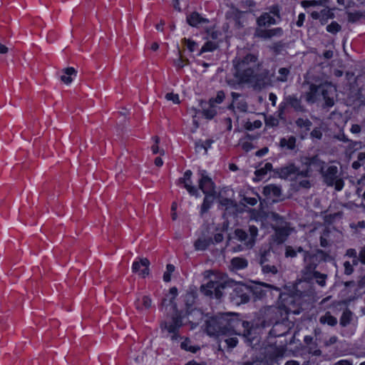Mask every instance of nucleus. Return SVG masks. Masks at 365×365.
<instances>
[{"label": "nucleus", "instance_id": "f257e3e1", "mask_svg": "<svg viewBox=\"0 0 365 365\" xmlns=\"http://www.w3.org/2000/svg\"><path fill=\"white\" fill-rule=\"evenodd\" d=\"M185 307L178 309L176 304L173 306V311L168 314L165 319L160 323V328L162 332H165L167 337L171 341H176L183 339L180 336V329L187 325H190L191 329L198 325L192 317L193 313L197 312L201 317V313L192 308L195 302V297L192 293H187L184 297Z\"/></svg>", "mask_w": 365, "mask_h": 365}, {"label": "nucleus", "instance_id": "f03ea898", "mask_svg": "<svg viewBox=\"0 0 365 365\" xmlns=\"http://www.w3.org/2000/svg\"><path fill=\"white\" fill-rule=\"evenodd\" d=\"M233 65L235 70V76L241 82L258 83L259 76L256 70L259 63L257 53L247 52L244 55H239L233 60Z\"/></svg>", "mask_w": 365, "mask_h": 365}, {"label": "nucleus", "instance_id": "7ed1b4c3", "mask_svg": "<svg viewBox=\"0 0 365 365\" xmlns=\"http://www.w3.org/2000/svg\"><path fill=\"white\" fill-rule=\"evenodd\" d=\"M240 324H242L241 319L230 314H222L207 320L205 330L210 336L232 335L234 334L235 327Z\"/></svg>", "mask_w": 365, "mask_h": 365}, {"label": "nucleus", "instance_id": "20e7f679", "mask_svg": "<svg viewBox=\"0 0 365 365\" xmlns=\"http://www.w3.org/2000/svg\"><path fill=\"white\" fill-rule=\"evenodd\" d=\"M227 276L220 272H212L209 281L200 287V292L210 298L220 300L224 295L225 289L232 286Z\"/></svg>", "mask_w": 365, "mask_h": 365}, {"label": "nucleus", "instance_id": "39448f33", "mask_svg": "<svg viewBox=\"0 0 365 365\" xmlns=\"http://www.w3.org/2000/svg\"><path fill=\"white\" fill-rule=\"evenodd\" d=\"M251 293L255 294L257 298H262L264 295V292L262 289L252 290L245 284H237L230 293V299L233 304L240 305L249 302Z\"/></svg>", "mask_w": 365, "mask_h": 365}, {"label": "nucleus", "instance_id": "423d86ee", "mask_svg": "<svg viewBox=\"0 0 365 365\" xmlns=\"http://www.w3.org/2000/svg\"><path fill=\"white\" fill-rule=\"evenodd\" d=\"M242 324L235 327L234 334L242 336L247 344L254 346L259 342L257 329L254 327L250 322L241 320Z\"/></svg>", "mask_w": 365, "mask_h": 365}, {"label": "nucleus", "instance_id": "0eeeda50", "mask_svg": "<svg viewBox=\"0 0 365 365\" xmlns=\"http://www.w3.org/2000/svg\"><path fill=\"white\" fill-rule=\"evenodd\" d=\"M274 175L284 180H299V178H309V170H300L293 163L273 170Z\"/></svg>", "mask_w": 365, "mask_h": 365}, {"label": "nucleus", "instance_id": "6e6552de", "mask_svg": "<svg viewBox=\"0 0 365 365\" xmlns=\"http://www.w3.org/2000/svg\"><path fill=\"white\" fill-rule=\"evenodd\" d=\"M321 175L324 182L327 186H334L336 191L342 190L344 185V180L340 178L339 169L336 165H327Z\"/></svg>", "mask_w": 365, "mask_h": 365}, {"label": "nucleus", "instance_id": "1a4fd4ad", "mask_svg": "<svg viewBox=\"0 0 365 365\" xmlns=\"http://www.w3.org/2000/svg\"><path fill=\"white\" fill-rule=\"evenodd\" d=\"M288 107L298 113H305L307 111L301 98H298L297 94L288 95L284 96L283 101L278 108V117L280 119H284L286 110Z\"/></svg>", "mask_w": 365, "mask_h": 365}, {"label": "nucleus", "instance_id": "9d476101", "mask_svg": "<svg viewBox=\"0 0 365 365\" xmlns=\"http://www.w3.org/2000/svg\"><path fill=\"white\" fill-rule=\"evenodd\" d=\"M303 262V268L301 270L302 277L305 282H309L314 279V274L317 272L316 269L319 264V260L317 255H312L309 252H304Z\"/></svg>", "mask_w": 365, "mask_h": 365}, {"label": "nucleus", "instance_id": "9b49d317", "mask_svg": "<svg viewBox=\"0 0 365 365\" xmlns=\"http://www.w3.org/2000/svg\"><path fill=\"white\" fill-rule=\"evenodd\" d=\"M265 319L262 322V327H265L277 322H281L287 318V312L279 307H268L264 309Z\"/></svg>", "mask_w": 365, "mask_h": 365}, {"label": "nucleus", "instance_id": "f8f14e48", "mask_svg": "<svg viewBox=\"0 0 365 365\" xmlns=\"http://www.w3.org/2000/svg\"><path fill=\"white\" fill-rule=\"evenodd\" d=\"M257 234V227L255 225H250L247 232L242 229H236L234 232V237L243 242L247 247H252L255 245Z\"/></svg>", "mask_w": 365, "mask_h": 365}, {"label": "nucleus", "instance_id": "ddd939ff", "mask_svg": "<svg viewBox=\"0 0 365 365\" xmlns=\"http://www.w3.org/2000/svg\"><path fill=\"white\" fill-rule=\"evenodd\" d=\"M320 94L324 103L322 107L329 108L334 105V96L336 89L331 83H324L319 85Z\"/></svg>", "mask_w": 365, "mask_h": 365}, {"label": "nucleus", "instance_id": "4468645a", "mask_svg": "<svg viewBox=\"0 0 365 365\" xmlns=\"http://www.w3.org/2000/svg\"><path fill=\"white\" fill-rule=\"evenodd\" d=\"M198 187L205 195L216 194L215 184L210 177L208 176L205 170H199Z\"/></svg>", "mask_w": 365, "mask_h": 365}, {"label": "nucleus", "instance_id": "2eb2a0df", "mask_svg": "<svg viewBox=\"0 0 365 365\" xmlns=\"http://www.w3.org/2000/svg\"><path fill=\"white\" fill-rule=\"evenodd\" d=\"M272 216L274 219L279 220L282 222V225L275 226L274 230L276 241L278 243H283L291 235L293 229L290 227V224L284 222L283 219L278 214L273 213Z\"/></svg>", "mask_w": 365, "mask_h": 365}, {"label": "nucleus", "instance_id": "dca6fc26", "mask_svg": "<svg viewBox=\"0 0 365 365\" xmlns=\"http://www.w3.org/2000/svg\"><path fill=\"white\" fill-rule=\"evenodd\" d=\"M192 173L190 170H187L183 175V177L180 178L177 182L176 184L178 186H183L187 191L189 192L190 195H194L195 197H198L200 195V193L198 192L197 188L192 185V182L191 180Z\"/></svg>", "mask_w": 365, "mask_h": 365}, {"label": "nucleus", "instance_id": "f3484780", "mask_svg": "<svg viewBox=\"0 0 365 365\" xmlns=\"http://www.w3.org/2000/svg\"><path fill=\"white\" fill-rule=\"evenodd\" d=\"M284 353L282 350L277 346H270L267 348L264 353V362L267 365L278 364L283 358Z\"/></svg>", "mask_w": 365, "mask_h": 365}, {"label": "nucleus", "instance_id": "a211bd4d", "mask_svg": "<svg viewBox=\"0 0 365 365\" xmlns=\"http://www.w3.org/2000/svg\"><path fill=\"white\" fill-rule=\"evenodd\" d=\"M272 256V255L269 251H264L260 255L259 263L264 274H275L278 272L277 267L274 264L270 263V258Z\"/></svg>", "mask_w": 365, "mask_h": 365}, {"label": "nucleus", "instance_id": "6ab92c4d", "mask_svg": "<svg viewBox=\"0 0 365 365\" xmlns=\"http://www.w3.org/2000/svg\"><path fill=\"white\" fill-rule=\"evenodd\" d=\"M304 165L305 168H303V170H310L309 178L312 175L313 171H317L322 174L327 165L324 161L319 159L317 156L307 159Z\"/></svg>", "mask_w": 365, "mask_h": 365}, {"label": "nucleus", "instance_id": "aec40b11", "mask_svg": "<svg viewBox=\"0 0 365 365\" xmlns=\"http://www.w3.org/2000/svg\"><path fill=\"white\" fill-rule=\"evenodd\" d=\"M283 35V30L281 27H277L271 29H257L255 31V36L257 38L267 40L272 37H280Z\"/></svg>", "mask_w": 365, "mask_h": 365}, {"label": "nucleus", "instance_id": "412c9836", "mask_svg": "<svg viewBox=\"0 0 365 365\" xmlns=\"http://www.w3.org/2000/svg\"><path fill=\"white\" fill-rule=\"evenodd\" d=\"M149 260L147 258H142L139 261H135L133 263L132 270L143 278H145L149 274Z\"/></svg>", "mask_w": 365, "mask_h": 365}, {"label": "nucleus", "instance_id": "4be33fe9", "mask_svg": "<svg viewBox=\"0 0 365 365\" xmlns=\"http://www.w3.org/2000/svg\"><path fill=\"white\" fill-rule=\"evenodd\" d=\"M200 106L201 113L207 119H212L217 113V106L211 103L209 101H201Z\"/></svg>", "mask_w": 365, "mask_h": 365}, {"label": "nucleus", "instance_id": "5701e85b", "mask_svg": "<svg viewBox=\"0 0 365 365\" xmlns=\"http://www.w3.org/2000/svg\"><path fill=\"white\" fill-rule=\"evenodd\" d=\"M289 328L284 322V320L281 322L276 321L269 334L272 337H279L287 334Z\"/></svg>", "mask_w": 365, "mask_h": 365}, {"label": "nucleus", "instance_id": "b1692460", "mask_svg": "<svg viewBox=\"0 0 365 365\" xmlns=\"http://www.w3.org/2000/svg\"><path fill=\"white\" fill-rule=\"evenodd\" d=\"M262 193L267 198H278L282 195V187L269 184L263 187Z\"/></svg>", "mask_w": 365, "mask_h": 365}, {"label": "nucleus", "instance_id": "393cba45", "mask_svg": "<svg viewBox=\"0 0 365 365\" xmlns=\"http://www.w3.org/2000/svg\"><path fill=\"white\" fill-rule=\"evenodd\" d=\"M332 232L329 227H325L321 232L319 237L320 246L323 248H328L332 246L334 241L331 239Z\"/></svg>", "mask_w": 365, "mask_h": 365}, {"label": "nucleus", "instance_id": "a878e982", "mask_svg": "<svg viewBox=\"0 0 365 365\" xmlns=\"http://www.w3.org/2000/svg\"><path fill=\"white\" fill-rule=\"evenodd\" d=\"M247 266L248 261L245 258L236 257L231 259L229 267L231 271L237 272L247 268Z\"/></svg>", "mask_w": 365, "mask_h": 365}, {"label": "nucleus", "instance_id": "bb28decb", "mask_svg": "<svg viewBox=\"0 0 365 365\" xmlns=\"http://www.w3.org/2000/svg\"><path fill=\"white\" fill-rule=\"evenodd\" d=\"M319 85L312 83L309 86V90L305 94V100L308 103H314L318 100L319 96Z\"/></svg>", "mask_w": 365, "mask_h": 365}, {"label": "nucleus", "instance_id": "cd10ccee", "mask_svg": "<svg viewBox=\"0 0 365 365\" xmlns=\"http://www.w3.org/2000/svg\"><path fill=\"white\" fill-rule=\"evenodd\" d=\"M297 138L293 135L282 138L279 140V146L286 150H293L296 148Z\"/></svg>", "mask_w": 365, "mask_h": 365}, {"label": "nucleus", "instance_id": "c85d7f7f", "mask_svg": "<svg viewBox=\"0 0 365 365\" xmlns=\"http://www.w3.org/2000/svg\"><path fill=\"white\" fill-rule=\"evenodd\" d=\"M276 24L275 19L271 16L270 13H263L257 19V24L259 27L269 26Z\"/></svg>", "mask_w": 365, "mask_h": 365}, {"label": "nucleus", "instance_id": "c756f323", "mask_svg": "<svg viewBox=\"0 0 365 365\" xmlns=\"http://www.w3.org/2000/svg\"><path fill=\"white\" fill-rule=\"evenodd\" d=\"M187 21L192 26H199L209 21L202 17L197 12H192L187 16Z\"/></svg>", "mask_w": 365, "mask_h": 365}, {"label": "nucleus", "instance_id": "7c9ffc66", "mask_svg": "<svg viewBox=\"0 0 365 365\" xmlns=\"http://www.w3.org/2000/svg\"><path fill=\"white\" fill-rule=\"evenodd\" d=\"M135 308L139 311L148 309L152 306V299L149 296H143L135 302Z\"/></svg>", "mask_w": 365, "mask_h": 365}, {"label": "nucleus", "instance_id": "2f4dec72", "mask_svg": "<svg viewBox=\"0 0 365 365\" xmlns=\"http://www.w3.org/2000/svg\"><path fill=\"white\" fill-rule=\"evenodd\" d=\"M61 80L66 84H69L73 81V76H76L77 71L73 67H68L61 71Z\"/></svg>", "mask_w": 365, "mask_h": 365}, {"label": "nucleus", "instance_id": "473e14b6", "mask_svg": "<svg viewBox=\"0 0 365 365\" xmlns=\"http://www.w3.org/2000/svg\"><path fill=\"white\" fill-rule=\"evenodd\" d=\"M346 14L347 16V21L351 24L357 23L360 21L361 19H365V11H347L346 12Z\"/></svg>", "mask_w": 365, "mask_h": 365}, {"label": "nucleus", "instance_id": "72a5a7b5", "mask_svg": "<svg viewBox=\"0 0 365 365\" xmlns=\"http://www.w3.org/2000/svg\"><path fill=\"white\" fill-rule=\"evenodd\" d=\"M319 321L321 324H328L330 327H334L337 324V319L332 316L329 312H327L321 316Z\"/></svg>", "mask_w": 365, "mask_h": 365}, {"label": "nucleus", "instance_id": "f704fd0d", "mask_svg": "<svg viewBox=\"0 0 365 365\" xmlns=\"http://www.w3.org/2000/svg\"><path fill=\"white\" fill-rule=\"evenodd\" d=\"M353 313L349 309H346L341 314L339 319V324L342 327H346L349 325L352 320Z\"/></svg>", "mask_w": 365, "mask_h": 365}, {"label": "nucleus", "instance_id": "c9c22d12", "mask_svg": "<svg viewBox=\"0 0 365 365\" xmlns=\"http://www.w3.org/2000/svg\"><path fill=\"white\" fill-rule=\"evenodd\" d=\"M219 202L221 209H224L226 211L233 210L237 207V204L234 200L227 197L220 198Z\"/></svg>", "mask_w": 365, "mask_h": 365}, {"label": "nucleus", "instance_id": "e433bc0d", "mask_svg": "<svg viewBox=\"0 0 365 365\" xmlns=\"http://www.w3.org/2000/svg\"><path fill=\"white\" fill-rule=\"evenodd\" d=\"M312 255H317V257L319 260V262L321 261L328 262L334 259V257L331 256L329 252L321 249H317L315 253L312 254Z\"/></svg>", "mask_w": 365, "mask_h": 365}, {"label": "nucleus", "instance_id": "4c0bfd02", "mask_svg": "<svg viewBox=\"0 0 365 365\" xmlns=\"http://www.w3.org/2000/svg\"><path fill=\"white\" fill-rule=\"evenodd\" d=\"M312 16L313 19H318L322 16V19H320L322 24H324L327 19H333L334 18V14L330 12L328 10H322L321 13L318 12H313L312 14Z\"/></svg>", "mask_w": 365, "mask_h": 365}, {"label": "nucleus", "instance_id": "58836bf2", "mask_svg": "<svg viewBox=\"0 0 365 365\" xmlns=\"http://www.w3.org/2000/svg\"><path fill=\"white\" fill-rule=\"evenodd\" d=\"M180 348L191 353H196L200 349V346H192L191 341L187 337L184 338V341L180 344Z\"/></svg>", "mask_w": 365, "mask_h": 365}, {"label": "nucleus", "instance_id": "ea45409f", "mask_svg": "<svg viewBox=\"0 0 365 365\" xmlns=\"http://www.w3.org/2000/svg\"><path fill=\"white\" fill-rule=\"evenodd\" d=\"M259 199V197L257 194H255L254 197H250L247 195H244L240 200V203L244 206H254L257 204Z\"/></svg>", "mask_w": 365, "mask_h": 365}, {"label": "nucleus", "instance_id": "a19ab883", "mask_svg": "<svg viewBox=\"0 0 365 365\" xmlns=\"http://www.w3.org/2000/svg\"><path fill=\"white\" fill-rule=\"evenodd\" d=\"M215 194L213 195H205L202 204L201 205V212H206L211 207L213 203V200Z\"/></svg>", "mask_w": 365, "mask_h": 365}, {"label": "nucleus", "instance_id": "79ce46f5", "mask_svg": "<svg viewBox=\"0 0 365 365\" xmlns=\"http://www.w3.org/2000/svg\"><path fill=\"white\" fill-rule=\"evenodd\" d=\"M295 123L299 128H304L306 131L310 130L312 123L308 118H299L296 120Z\"/></svg>", "mask_w": 365, "mask_h": 365}, {"label": "nucleus", "instance_id": "37998d69", "mask_svg": "<svg viewBox=\"0 0 365 365\" xmlns=\"http://www.w3.org/2000/svg\"><path fill=\"white\" fill-rule=\"evenodd\" d=\"M242 14L243 12L238 9H235L234 11H232L231 18L235 21V24L237 28L243 26L242 23L241 22Z\"/></svg>", "mask_w": 365, "mask_h": 365}, {"label": "nucleus", "instance_id": "c03bdc74", "mask_svg": "<svg viewBox=\"0 0 365 365\" xmlns=\"http://www.w3.org/2000/svg\"><path fill=\"white\" fill-rule=\"evenodd\" d=\"M327 277V274L317 272L314 274V279L319 286L324 287L326 286Z\"/></svg>", "mask_w": 365, "mask_h": 365}, {"label": "nucleus", "instance_id": "a18cd8bd", "mask_svg": "<svg viewBox=\"0 0 365 365\" xmlns=\"http://www.w3.org/2000/svg\"><path fill=\"white\" fill-rule=\"evenodd\" d=\"M218 46V44L214 41H207L201 48L200 53H202L207 51H213Z\"/></svg>", "mask_w": 365, "mask_h": 365}, {"label": "nucleus", "instance_id": "49530a36", "mask_svg": "<svg viewBox=\"0 0 365 365\" xmlns=\"http://www.w3.org/2000/svg\"><path fill=\"white\" fill-rule=\"evenodd\" d=\"M279 76L277 80L280 82H285L287 81L288 76L290 73V70L287 68H280L278 71Z\"/></svg>", "mask_w": 365, "mask_h": 365}, {"label": "nucleus", "instance_id": "de8ad7c7", "mask_svg": "<svg viewBox=\"0 0 365 365\" xmlns=\"http://www.w3.org/2000/svg\"><path fill=\"white\" fill-rule=\"evenodd\" d=\"M225 94L224 93L223 91H218L217 92V95L215 98H211L209 101L214 104V105H217V104H220L223 102V101L225 100Z\"/></svg>", "mask_w": 365, "mask_h": 365}, {"label": "nucleus", "instance_id": "09e8293b", "mask_svg": "<svg viewBox=\"0 0 365 365\" xmlns=\"http://www.w3.org/2000/svg\"><path fill=\"white\" fill-rule=\"evenodd\" d=\"M182 43L186 46L190 52L195 51L197 47V43L190 38H182Z\"/></svg>", "mask_w": 365, "mask_h": 365}, {"label": "nucleus", "instance_id": "8fccbe9b", "mask_svg": "<svg viewBox=\"0 0 365 365\" xmlns=\"http://www.w3.org/2000/svg\"><path fill=\"white\" fill-rule=\"evenodd\" d=\"M341 29V26L336 21H332L327 26V31L332 34H336Z\"/></svg>", "mask_w": 365, "mask_h": 365}, {"label": "nucleus", "instance_id": "3c124183", "mask_svg": "<svg viewBox=\"0 0 365 365\" xmlns=\"http://www.w3.org/2000/svg\"><path fill=\"white\" fill-rule=\"evenodd\" d=\"M153 139L155 141V144L151 146V150L153 154L160 153L161 155L165 154V151L163 149L160 150L158 147V143L160 142V138L158 136H154Z\"/></svg>", "mask_w": 365, "mask_h": 365}, {"label": "nucleus", "instance_id": "603ef678", "mask_svg": "<svg viewBox=\"0 0 365 365\" xmlns=\"http://www.w3.org/2000/svg\"><path fill=\"white\" fill-rule=\"evenodd\" d=\"M307 351L309 354L315 356H319L322 355V351L319 349H318L317 343L312 344L311 345L307 346Z\"/></svg>", "mask_w": 365, "mask_h": 365}, {"label": "nucleus", "instance_id": "864d4df0", "mask_svg": "<svg viewBox=\"0 0 365 365\" xmlns=\"http://www.w3.org/2000/svg\"><path fill=\"white\" fill-rule=\"evenodd\" d=\"M209 245L206 240L198 239L195 242V247L197 250H205Z\"/></svg>", "mask_w": 365, "mask_h": 365}, {"label": "nucleus", "instance_id": "5fc2aeb1", "mask_svg": "<svg viewBox=\"0 0 365 365\" xmlns=\"http://www.w3.org/2000/svg\"><path fill=\"white\" fill-rule=\"evenodd\" d=\"M297 251L294 247L289 245L286 246L284 252V255L286 257L294 258L297 257Z\"/></svg>", "mask_w": 365, "mask_h": 365}, {"label": "nucleus", "instance_id": "6e6d98bb", "mask_svg": "<svg viewBox=\"0 0 365 365\" xmlns=\"http://www.w3.org/2000/svg\"><path fill=\"white\" fill-rule=\"evenodd\" d=\"M284 43L282 41H277L271 46L270 48L276 54H278L281 52L282 48H284Z\"/></svg>", "mask_w": 365, "mask_h": 365}, {"label": "nucleus", "instance_id": "4d7b16f0", "mask_svg": "<svg viewBox=\"0 0 365 365\" xmlns=\"http://www.w3.org/2000/svg\"><path fill=\"white\" fill-rule=\"evenodd\" d=\"M239 5L242 9L253 8L256 6V3L253 0H242Z\"/></svg>", "mask_w": 365, "mask_h": 365}, {"label": "nucleus", "instance_id": "13d9d810", "mask_svg": "<svg viewBox=\"0 0 365 365\" xmlns=\"http://www.w3.org/2000/svg\"><path fill=\"white\" fill-rule=\"evenodd\" d=\"M307 178H299V180H297L299 186L303 188H309L311 187V182Z\"/></svg>", "mask_w": 365, "mask_h": 365}, {"label": "nucleus", "instance_id": "bf43d9fd", "mask_svg": "<svg viewBox=\"0 0 365 365\" xmlns=\"http://www.w3.org/2000/svg\"><path fill=\"white\" fill-rule=\"evenodd\" d=\"M185 61L186 63L189 62L187 59L184 60L181 56H180L178 59L174 61V66L176 67L177 70L181 69L184 67Z\"/></svg>", "mask_w": 365, "mask_h": 365}, {"label": "nucleus", "instance_id": "052dcab7", "mask_svg": "<svg viewBox=\"0 0 365 365\" xmlns=\"http://www.w3.org/2000/svg\"><path fill=\"white\" fill-rule=\"evenodd\" d=\"M344 274L346 275H350L354 271L353 265L349 261H345L344 262Z\"/></svg>", "mask_w": 365, "mask_h": 365}, {"label": "nucleus", "instance_id": "680f3d73", "mask_svg": "<svg viewBox=\"0 0 365 365\" xmlns=\"http://www.w3.org/2000/svg\"><path fill=\"white\" fill-rule=\"evenodd\" d=\"M310 135L312 139L320 140L322 137V132L321 130V128H315L311 132Z\"/></svg>", "mask_w": 365, "mask_h": 365}, {"label": "nucleus", "instance_id": "e2e57ef3", "mask_svg": "<svg viewBox=\"0 0 365 365\" xmlns=\"http://www.w3.org/2000/svg\"><path fill=\"white\" fill-rule=\"evenodd\" d=\"M178 289L175 287H171L169 289V294L171 296V297L170 299V303L172 304V307L173 306L174 304H175L174 302V300L176 298V297L178 296Z\"/></svg>", "mask_w": 365, "mask_h": 365}, {"label": "nucleus", "instance_id": "0e129e2a", "mask_svg": "<svg viewBox=\"0 0 365 365\" xmlns=\"http://www.w3.org/2000/svg\"><path fill=\"white\" fill-rule=\"evenodd\" d=\"M225 341L227 344L228 348L230 349L235 347L238 343V340L236 337H230L225 339Z\"/></svg>", "mask_w": 365, "mask_h": 365}, {"label": "nucleus", "instance_id": "69168bd1", "mask_svg": "<svg viewBox=\"0 0 365 365\" xmlns=\"http://www.w3.org/2000/svg\"><path fill=\"white\" fill-rule=\"evenodd\" d=\"M165 98L168 101H172L175 103H179V96L178 94H174L173 93H168L165 95Z\"/></svg>", "mask_w": 365, "mask_h": 365}, {"label": "nucleus", "instance_id": "338daca9", "mask_svg": "<svg viewBox=\"0 0 365 365\" xmlns=\"http://www.w3.org/2000/svg\"><path fill=\"white\" fill-rule=\"evenodd\" d=\"M358 257L360 259V262L365 264V246L361 248Z\"/></svg>", "mask_w": 365, "mask_h": 365}, {"label": "nucleus", "instance_id": "774afa93", "mask_svg": "<svg viewBox=\"0 0 365 365\" xmlns=\"http://www.w3.org/2000/svg\"><path fill=\"white\" fill-rule=\"evenodd\" d=\"M334 365H353V364L351 360L341 359L336 361Z\"/></svg>", "mask_w": 365, "mask_h": 365}]
</instances>
